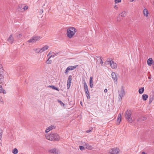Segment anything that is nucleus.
Instances as JSON below:
<instances>
[{
  "label": "nucleus",
  "mask_w": 154,
  "mask_h": 154,
  "mask_svg": "<svg viewBox=\"0 0 154 154\" xmlns=\"http://www.w3.org/2000/svg\"><path fill=\"white\" fill-rule=\"evenodd\" d=\"M114 83L117 84V77L115 72H113L111 74Z\"/></svg>",
  "instance_id": "1a4fd4ad"
},
{
  "label": "nucleus",
  "mask_w": 154,
  "mask_h": 154,
  "mask_svg": "<svg viewBox=\"0 0 154 154\" xmlns=\"http://www.w3.org/2000/svg\"><path fill=\"white\" fill-rule=\"evenodd\" d=\"M58 102L59 103H60V104L61 106H64V104L60 100H58Z\"/></svg>",
  "instance_id": "c9c22d12"
},
{
  "label": "nucleus",
  "mask_w": 154,
  "mask_h": 154,
  "mask_svg": "<svg viewBox=\"0 0 154 154\" xmlns=\"http://www.w3.org/2000/svg\"><path fill=\"white\" fill-rule=\"evenodd\" d=\"M121 0H115V2L116 3H117L121 2Z\"/></svg>",
  "instance_id": "58836bf2"
},
{
  "label": "nucleus",
  "mask_w": 154,
  "mask_h": 154,
  "mask_svg": "<svg viewBox=\"0 0 154 154\" xmlns=\"http://www.w3.org/2000/svg\"><path fill=\"white\" fill-rule=\"evenodd\" d=\"M143 15L146 17H148L149 13L148 11V10L146 9L145 8L143 10Z\"/></svg>",
  "instance_id": "dca6fc26"
},
{
  "label": "nucleus",
  "mask_w": 154,
  "mask_h": 154,
  "mask_svg": "<svg viewBox=\"0 0 154 154\" xmlns=\"http://www.w3.org/2000/svg\"><path fill=\"white\" fill-rule=\"evenodd\" d=\"M48 152L50 153L59 154L60 153V151L58 149L53 148L49 149Z\"/></svg>",
  "instance_id": "20e7f679"
},
{
  "label": "nucleus",
  "mask_w": 154,
  "mask_h": 154,
  "mask_svg": "<svg viewBox=\"0 0 154 154\" xmlns=\"http://www.w3.org/2000/svg\"><path fill=\"white\" fill-rule=\"evenodd\" d=\"M130 0L131 2H132L134 1V0Z\"/></svg>",
  "instance_id": "49530a36"
},
{
  "label": "nucleus",
  "mask_w": 154,
  "mask_h": 154,
  "mask_svg": "<svg viewBox=\"0 0 154 154\" xmlns=\"http://www.w3.org/2000/svg\"><path fill=\"white\" fill-rule=\"evenodd\" d=\"M0 93H3V94H5L6 93V91L4 90L2 86L0 85Z\"/></svg>",
  "instance_id": "5701e85b"
},
{
  "label": "nucleus",
  "mask_w": 154,
  "mask_h": 154,
  "mask_svg": "<svg viewBox=\"0 0 154 154\" xmlns=\"http://www.w3.org/2000/svg\"><path fill=\"white\" fill-rule=\"evenodd\" d=\"M3 101V99L2 98L0 97V102H2Z\"/></svg>",
  "instance_id": "79ce46f5"
},
{
  "label": "nucleus",
  "mask_w": 154,
  "mask_h": 154,
  "mask_svg": "<svg viewBox=\"0 0 154 154\" xmlns=\"http://www.w3.org/2000/svg\"><path fill=\"white\" fill-rule=\"evenodd\" d=\"M34 51L36 53H42V49L40 48H34Z\"/></svg>",
  "instance_id": "6ab92c4d"
},
{
  "label": "nucleus",
  "mask_w": 154,
  "mask_h": 154,
  "mask_svg": "<svg viewBox=\"0 0 154 154\" xmlns=\"http://www.w3.org/2000/svg\"><path fill=\"white\" fill-rule=\"evenodd\" d=\"M121 120V115L120 113L119 114L117 119V124L119 125Z\"/></svg>",
  "instance_id": "a211bd4d"
},
{
  "label": "nucleus",
  "mask_w": 154,
  "mask_h": 154,
  "mask_svg": "<svg viewBox=\"0 0 154 154\" xmlns=\"http://www.w3.org/2000/svg\"><path fill=\"white\" fill-rule=\"evenodd\" d=\"M107 89H105L104 90V92H107Z\"/></svg>",
  "instance_id": "c03bdc74"
},
{
  "label": "nucleus",
  "mask_w": 154,
  "mask_h": 154,
  "mask_svg": "<svg viewBox=\"0 0 154 154\" xmlns=\"http://www.w3.org/2000/svg\"><path fill=\"white\" fill-rule=\"evenodd\" d=\"M107 62H109L110 64L111 67L113 69H116L117 68V64L116 63H114V61L111 60L109 61H107Z\"/></svg>",
  "instance_id": "9d476101"
},
{
  "label": "nucleus",
  "mask_w": 154,
  "mask_h": 154,
  "mask_svg": "<svg viewBox=\"0 0 154 154\" xmlns=\"http://www.w3.org/2000/svg\"><path fill=\"white\" fill-rule=\"evenodd\" d=\"M53 136L54 139L53 141H58L60 140V137L59 135L56 133H54Z\"/></svg>",
  "instance_id": "ddd939ff"
},
{
  "label": "nucleus",
  "mask_w": 154,
  "mask_h": 154,
  "mask_svg": "<svg viewBox=\"0 0 154 154\" xmlns=\"http://www.w3.org/2000/svg\"><path fill=\"white\" fill-rule=\"evenodd\" d=\"M120 151L119 149L118 148H114L111 149L109 150V154H117L119 153Z\"/></svg>",
  "instance_id": "39448f33"
},
{
  "label": "nucleus",
  "mask_w": 154,
  "mask_h": 154,
  "mask_svg": "<svg viewBox=\"0 0 154 154\" xmlns=\"http://www.w3.org/2000/svg\"><path fill=\"white\" fill-rule=\"evenodd\" d=\"M93 77H90V81H89V83L90 87L91 88H92L93 86V81L92 80Z\"/></svg>",
  "instance_id": "412c9836"
},
{
  "label": "nucleus",
  "mask_w": 154,
  "mask_h": 154,
  "mask_svg": "<svg viewBox=\"0 0 154 154\" xmlns=\"http://www.w3.org/2000/svg\"><path fill=\"white\" fill-rule=\"evenodd\" d=\"M153 97H150L149 98V104H150L154 100Z\"/></svg>",
  "instance_id": "c756f323"
},
{
  "label": "nucleus",
  "mask_w": 154,
  "mask_h": 154,
  "mask_svg": "<svg viewBox=\"0 0 154 154\" xmlns=\"http://www.w3.org/2000/svg\"><path fill=\"white\" fill-rule=\"evenodd\" d=\"M22 36V34L21 33H19L16 36V37L17 38H21Z\"/></svg>",
  "instance_id": "2f4dec72"
},
{
  "label": "nucleus",
  "mask_w": 154,
  "mask_h": 154,
  "mask_svg": "<svg viewBox=\"0 0 154 154\" xmlns=\"http://www.w3.org/2000/svg\"><path fill=\"white\" fill-rule=\"evenodd\" d=\"M44 6H45V4L44 5Z\"/></svg>",
  "instance_id": "09e8293b"
},
{
  "label": "nucleus",
  "mask_w": 154,
  "mask_h": 154,
  "mask_svg": "<svg viewBox=\"0 0 154 154\" xmlns=\"http://www.w3.org/2000/svg\"><path fill=\"white\" fill-rule=\"evenodd\" d=\"M79 149L81 150H83L85 149V147L82 146H79Z\"/></svg>",
  "instance_id": "e433bc0d"
},
{
  "label": "nucleus",
  "mask_w": 154,
  "mask_h": 154,
  "mask_svg": "<svg viewBox=\"0 0 154 154\" xmlns=\"http://www.w3.org/2000/svg\"><path fill=\"white\" fill-rule=\"evenodd\" d=\"M4 71L2 65H0V81H2L4 80Z\"/></svg>",
  "instance_id": "0eeeda50"
},
{
  "label": "nucleus",
  "mask_w": 154,
  "mask_h": 154,
  "mask_svg": "<svg viewBox=\"0 0 154 154\" xmlns=\"http://www.w3.org/2000/svg\"><path fill=\"white\" fill-rule=\"evenodd\" d=\"M35 40V42L39 40L41 38V37L40 36H33Z\"/></svg>",
  "instance_id": "b1692460"
},
{
  "label": "nucleus",
  "mask_w": 154,
  "mask_h": 154,
  "mask_svg": "<svg viewBox=\"0 0 154 154\" xmlns=\"http://www.w3.org/2000/svg\"><path fill=\"white\" fill-rule=\"evenodd\" d=\"M84 89L85 92L88 91V86L86 82H85L84 83Z\"/></svg>",
  "instance_id": "a878e982"
},
{
  "label": "nucleus",
  "mask_w": 154,
  "mask_h": 154,
  "mask_svg": "<svg viewBox=\"0 0 154 154\" xmlns=\"http://www.w3.org/2000/svg\"><path fill=\"white\" fill-rule=\"evenodd\" d=\"M77 32V29L73 26H70L67 28L66 31V37L69 39L73 38L75 37Z\"/></svg>",
  "instance_id": "f257e3e1"
},
{
  "label": "nucleus",
  "mask_w": 154,
  "mask_h": 154,
  "mask_svg": "<svg viewBox=\"0 0 154 154\" xmlns=\"http://www.w3.org/2000/svg\"><path fill=\"white\" fill-rule=\"evenodd\" d=\"M144 91V88L143 87L140 88L138 91V92L140 94H142L143 93Z\"/></svg>",
  "instance_id": "393cba45"
},
{
  "label": "nucleus",
  "mask_w": 154,
  "mask_h": 154,
  "mask_svg": "<svg viewBox=\"0 0 154 154\" xmlns=\"http://www.w3.org/2000/svg\"><path fill=\"white\" fill-rule=\"evenodd\" d=\"M49 87L50 88H52L53 89H55V90H56L57 91H59V89L57 88L56 87H55L54 86H49Z\"/></svg>",
  "instance_id": "72a5a7b5"
},
{
  "label": "nucleus",
  "mask_w": 154,
  "mask_h": 154,
  "mask_svg": "<svg viewBox=\"0 0 154 154\" xmlns=\"http://www.w3.org/2000/svg\"><path fill=\"white\" fill-rule=\"evenodd\" d=\"M100 63L101 64V66H103V61L101 59H100Z\"/></svg>",
  "instance_id": "a19ab883"
},
{
  "label": "nucleus",
  "mask_w": 154,
  "mask_h": 154,
  "mask_svg": "<svg viewBox=\"0 0 154 154\" xmlns=\"http://www.w3.org/2000/svg\"><path fill=\"white\" fill-rule=\"evenodd\" d=\"M28 42L29 43L35 42L33 37L29 40Z\"/></svg>",
  "instance_id": "c85d7f7f"
},
{
  "label": "nucleus",
  "mask_w": 154,
  "mask_h": 154,
  "mask_svg": "<svg viewBox=\"0 0 154 154\" xmlns=\"http://www.w3.org/2000/svg\"><path fill=\"white\" fill-rule=\"evenodd\" d=\"M53 133H52L50 134H46L45 135V137L46 139L48 140H49L53 141L54 139V138L53 137Z\"/></svg>",
  "instance_id": "6e6552de"
},
{
  "label": "nucleus",
  "mask_w": 154,
  "mask_h": 154,
  "mask_svg": "<svg viewBox=\"0 0 154 154\" xmlns=\"http://www.w3.org/2000/svg\"><path fill=\"white\" fill-rule=\"evenodd\" d=\"M142 154H146V153H145V152H142Z\"/></svg>",
  "instance_id": "a18cd8bd"
},
{
  "label": "nucleus",
  "mask_w": 154,
  "mask_h": 154,
  "mask_svg": "<svg viewBox=\"0 0 154 154\" xmlns=\"http://www.w3.org/2000/svg\"><path fill=\"white\" fill-rule=\"evenodd\" d=\"M86 93V95L87 98L88 99H90V97L89 94V91L85 92Z\"/></svg>",
  "instance_id": "cd10ccee"
},
{
  "label": "nucleus",
  "mask_w": 154,
  "mask_h": 154,
  "mask_svg": "<svg viewBox=\"0 0 154 154\" xmlns=\"http://www.w3.org/2000/svg\"><path fill=\"white\" fill-rule=\"evenodd\" d=\"M28 8V6H25L23 9H24V10H27Z\"/></svg>",
  "instance_id": "ea45409f"
},
{
  "label": "nucleus",
  "mask_w": 154,
  "mask_h": 154,
  "mask_svg": "<svg viewBox=\"0 0 154 154\" xmlns=\"http://www.w3.org/2000/svg\"><path fill=\"white\" fill-rule=\"evenodd\" d=\"M54 126L51 125L46 128L45 132L46 133H48L49 131L54 129Z\"/></svg>",
  "instance_id": "2eb2a0df"
},
{
  "label": "nucleus",
  "mask_w": 154,
  "mask_h": 154,
  "mask_svg": "<svg viewBox=\"0 0 154 154\" xmlns=\"http://www.w3.org/2000/svg\"><path fill=\"white\" fill-rule=\"evenodd\" d=\"M23 154V153H21V154Z\"/></svg>",
  "instance_id": "8fccbe9b"
},
{
  "label": "nucleus",
  "mask_w": 154,
  "mask_h": 154,
  "mask_svg": "<svg viewBox=\"0 0 154 154\" xmlns=\"http://www.w3.org/2000/svg\"><path fill=\"white\" fill-rule=\"evenodd\" d=\"M131 112L130 110H127L125 112V117L126 120L130 123L133 122V120L131 117Z\"/></svg>",
  "instance_id": "7ed1b4c3"
},
{
  "label": "nucleus",
  "mask_w": 154,
  "mask_h": 154,
  "mask_svg": "<svg viewBox=\"0 0 154 154\" xmlns=\"http://www.w3.org/2000/svg\"><path fill=\"white\" fill-rule=\"evenodd\" d=\"M3 134V131L2 130H0V140H1L2 138V136Z\"/></svg>",
  "instance_id": "f704fd0d"
},
{
  "label": "nucleus",
  "mask_w": 154,
  "mask_h": 154,
  "mask_svg": "<svg viewBox=\"0 0 154 154\" xmlns=\"http://www.w3.org/2000/svg\"><path fill=\"white\" fill-rule=\"evenodd\" d=\"M152 68L153 70H154V61H153V63Z\"/></svg>",
  "instance_id": "37998d69"
},
{
  "label": "nucleus",
  "mask_w": 154,
  "mask_h": 154,
  "mask_svg": "<svg viewBox=\"0 0 154 154\" xmlns=\"http://www.w3.org/2000/svg\"><path fill=\"white\" fill-rule=\"evenodd\" d=\"M140 119L142 120H140V121H145L146 120V118L144 117H141Z\"/></svg>",
  "instance_id": "4c0bfd02"
},
{
  "label": "nucleus",
  "mask_w": 154,
  "mask_h": 154,
  "mask_svg": "<svg viewBox=\"0 0 154 154\" xmlns=\"http://www.w3.org/2000/svg\"><path fill=\"white\" fill-rule=\"evenodd\" d=\"M72 79V76L69 75L67 80V86L68 89L70 87L71 84V81Z\"/></svg>",
  "instance_id": "f8f14e48"
},
{
  "label": "nucleus",
  "mask_w": 154,
  "mask_h": 154,
  "mask_svg": "<svg viewBox=\"0 0 154 154\" xmlns=\"http://www.w3.org/2000/svg\"><path fill=\"white\" fill-rule=\"evenodd\" d=\"M50 57H49L46 61V63L47 64H50L52 63L51 60H50Z\"/></svg>",
  "instance_id": "473e14b6"
},
{
  "label": "nucleus",
  "mask_w": 154,
  "mask_h": 154,
  "mask_svg": "<svg viewBox=\"0 0 154 154\" xmlns=\"http://www.w3.org/2000/svg\"><path fill=\"white\" fill-rule=\"evenodd\" d=\"M78 66V65H76L73 66H69L68 67L65 71V73L66 74H67L69 71L74 70Z\"/></svg>",
  "instance_id": "423d86ee"
},
{
  "label": "nucleus",
  "mask_w": 154,
  "mask_h": 154,
  "mask_svg": "<svg viewBox=\"0 0 154 154\" xmlns=\"http://www.w3.org/2000/svg\"><path fill=\"white\" fill-rule=\"evenodd\" d=\"M148 96L146 94H143L142 95V98L143 100H146L148 98Z\"/></svg>",
  "instance_id": "4be33fe9"
},
{
  "label": "nucleus",
  "mask_w": 154,
  "mask_h": 154,
  "mask_svg": "<svg viewBox=\"0 0 154 154\" xmlns=\"http://www.w3.org/2000/svg\"><path fill=\"white\" fill-rule=\"evenodd\" d=\"M126 15V12L125 11H123L120 14L121 16L122 17H125Z\"/></svg>",
  "instance_id": "7c9ffc66"
},
{
  "label": "nucleus",
  "mask_w": 154,
  "mask_h": 154,
  "mask_svg": "<svg viewBox=\"0 0 154 154\" xmlns=\"http://www.w3.org/2000/svg\"><path fill=\"white\" fill-rule=\"evenodd\" d=\"M18 152V150L15 148H14L13 150H12V153L14 154H16Z\"/></svg>",
  "instance_id": "bb28decb"
},
{
  "label": "nucleus",
  "mask_w": 154,
  "mask_h": 154,
  "mask_svg": "<svg viewBox=\"0 0 154 154\" xmlns=\"http://www.w3.org/2000/svg\"><path fill=\"white\" fill-rule=\"evenodd\" d=\"M8 42L11 44H12L14 41V38L12 35H11L8 39Z\"/></svg>",
  "instance_id": "4468645a"
},
{
  "label": "nucleus",
  "mask_w": 154,
  "mask_h": 154,
  "mask_svg": "<svg viewBox=\"0 0 154 154\" xmlns=\"http://www.w3.org/2000/svg\"><path fill=\"white\" fill-rule=\"evenodd\" d=\"M153 63L152 59V58H149L147 60V64L149 66H151L153 64Z\"/></svg>",
  "instance_id": "f3484780"
},
{
  "label": "nucleus",
  "mask_w": 154,
  "mask_h": 154,
  "mask_svg": "<svg viewBox=\"0 0 154 154\" xmlns=\"http://www.w3.org/2000/svg\"><path fill=\"white\" fill-rule=\"evenodd\" d=\"M90 131H87V132H90Z\"/></svg>",
  "instance_id": "de8ad7c7"
},
{
  "label": "nucleus",
  "mask_w": 154,
  "mask_h": 154,
  "mask_svg": "<svg viewBox=\"0 0 154 154\" xmlns=\"http://www.w3.org/2000/svg\"><path fill=\"white\" fill-rule=\"evenodd\" d=\"M49 48V46L48 45H45L44 46L41 48L42 52H43L48 50Z\"/></svg>",
  "instance_id": "aec40b11"
},
{
  "label": "nucleus",
  "mask_w": 154,
  "mask_h": 154,
  "mask_svg": "<svg viewBox=\"0 0 154 154\" xmlns=\"http://www.w3.org/2000/svg\"><path fill=\"white\" fill-rule=\"evenodd\" d=\"M82 144L85 146V148L86 149L88 150H92L93 149L92 146L88 143H87L85 142H83Z\"/></svg>",
  "instance_id": "9b49d317"
},
{
  "label": "nucleus",
  "mask_w": 154,
  "mask_h": 154,
  "mask_svg": "<svg viewBox=\"0 0 154 154\" xmlns=\"http://www.w3.org/2000/svg\"><path fill=\"white\" fill-rule=\"evenodd\" d=\"M125 95V92L123 87H121L118 91V100L119 101L121 100L122 97Z\"/></svg>",
  "instance_id": "f03ea898"
}]
</instances>
